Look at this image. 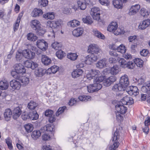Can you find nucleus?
<instances>
[{"label":"nucleus","mask_w":150,"mask_h":150,"mask_svg":"<svg viewBox=\"0 0 150 150\" xmlns=\"http://www.w3.org/2000/svg\"><path fill=\"white\" fill-rule=\"evenodd\" d=\"M24 127L26 131L28 133L31 132L33 129V125L30 123L27 124L25 125Z\"/></svg>","instance_id":"obj_44"},{"label":"nucleus","mask_w":150,"mask_h":150,"mask_svg":"<svg viewBox=\"0 0 150 150\" xmlns=\"http://www.w3.org/2000/svg\"><path fill=\"white\" fill-rule=\"evenodd\" d=\"M133 62L134 64V65L136 64L137 67H140L143 66L144 63L143 60L138 58L135 59Z\"/></svg>","instance_id":"obj_40"},{"label":"nucleus","mask_w":150,"mask_h":150,"mask_svg":"<svg viewBox=\"0 0 150 150\" xmlns=\"http://www.w3.org/2000/svg\"><path fill=\"white\" fill-rule=\"evenodd\" d=\"M66 108L65 106L59 108L56 112V116H59L60 114L63 113Z\"/></svg>","instance_id":"obj_59"},{"label":"nucleus","mask_w":150,"mask_h":150,"mask_svg":"<svg viewBox=\"0 0 150 150\" xmlns=\"http://www.w3.org/2000/svg\"><path fill=\"white\" fill-rule=\"evenodd\" d=\"M116 117L117 120L118 121L121 122L122 120L123 117L122 116L119 112H116Z\"/></svg>","instance_id":"obj_62"},{"label":"nucleus","mask_w":150,"mask_h":150,"mask_svg":"<svg viewBox=\"0 0 150 150\" xmlns=\"http://www.w3.org/2000/svg\"><path fill=\"white\" fill-rule=\"evenodd\" d=\"M82 21L84 23L87 24H91L93 22L92 19L90 16H86L82 18Z\"/></svg>","instance_id":"obj_41"},{"label":"nucleus","mask_w":150,"mask_h":150,"mask_svg":"<svg viewBox=\"0 0 150 150\" xmlns=\"http://www.w3.org/2000/svg\"><path fill=\"white\" fill-rule=\"evenodd\" d=\"M16 73L14 71L12 72L11 74L13 78L20 81L21 84L23 86H26L29 82L28 78L22 76H21L20 74H16L14 75L13 73Z\"/></svg>","instance_id":"obj_3"},{"label":"nucleus","mask_w":150,"mask_h":150,"mask_svg":"<svg viewBox=\"0 0 150 150\" xmlns=\"http://www.w3.org/2000/svg\"><path fill=\"white\" fill-rule=\"evenodd\" d=\"M59 69L57 66L54 65L48 68L47 70H46V72L47 74H54L58 71Z\"/></svg>","instance_id":"obj_26"},{"label":"nucleus","mask_w":150,"mask_h":150,"mask_svg":"<svg viewBox=\"0 0 150 150\" xmlns=\"http://www.w3.org/2000/svg\"><path fill=\"white\" fill-rule=\"evenodd\" d=\"M140 13L144 17L147 16L149 15V12L145 8H142L141 9L140 11Z\"/></svg>","instance_id":"obj_55"},{"label":"nucleus","mask_w":150,"mask_h":150,"mask_svg":"<svg viewBox=\"0 0 150 150\" xmlns=\"http://www.w3.org/2000/svg\"><path fill=\"white\" fill-rule=\"evenodd\" d=\"M83 31V28H79L73 30L72 31V34L75 36L79 37L82 35Z\"/></svg>","instance_id":"obj_29"},{"label":"nucleus","mask_w":150,"mask_h":150,"mask_svg":"<svg viewBox=\"0 0 150 150\" xmlns=\"http://www.w3.org/2000/svg\"><path fill=\"white\" fill-rule=\"evenodd\" d=\"M6 143L7 144L8 148L10 150H12L13 149V146L12 144V141L10 138L8 137L5 139Z\"/></svg>","instance_id":"obj_48"},{"label":"nucleus","mask_w":150,"mask_h":150,"mask_svg":"<svg viewBox=\"0 0 150 150\" xmlns=\"http://www.w3.org/2000/svg\"><path fill=\"white\" fill-rule=\"evenodd\" d=\"M89 71L91 73V75L93 78L96 76H99L100 74V71L96 69H92Z\"/></svg>","instance_id":"obj_56"},{"label":"nucleus","mask_w":150,"mask_h":150,"mask_svg":"<svg viewBox=\"0 0 150 150\" xmlns=\"http://www.w3.org/2000/svg\"><path fill=\"white\" fill-rule=\"evenodd\" d=\"M102 87V84L100 83H94L87 86L88 91L90 93H93L98 91Z\"/></svg>","instance_id":"obj_5"},{"label":"nucleus","mask_w":150,"mask_h":150,"mask_svg":"<svg viewBox=\"0 0 150 150\" xmlns=\"http://www.w3.org/2000/svg\"><path fill=\"white\" fill-rule=\"evenodd\" d=\"M83 73L81 69H77L74 70L71 73V75L74 78H76L81 76Z\"/></svg>","instance_id":"obj_23"},{"label":"nucleus","mask_w":150,"mask_h":150,"mask_svg":"<svg viewBox=\"0 0 150 150\" xmlns=\"http://www.w3.org/2000/svg\"><path fill=\"white\" fill-rule=\"evenodd\" d=\"M12 114V111L10 109L8 108L5 110L4 113V115L6 120L8 121L10 120Z\"/></svg>","instance_id":"obj_30"},{"label":"nucleus","mask_w":150,"mask_h":150,"mask_svg":"<svg viewBox=\"0 0 150 150\" xmlns=\"http://www.w3.org/2000/svg\"><path fill=\"white\" fill-rule=\"evenodd\" d=\"M8 86V83L6 80L1 81L0 82V89L2 90L7 89Z\"/></svg>","instance_id":"obj_33"},{"label":"nucleus","mask_w":150,"mask_h":150,"mask_svg":"<svg viewBox=\"0 0 150 150\" xmlns=\"http://www.w3.org/2000/svg\"><path fill=\"white\" fill-rule=\"evenodd\" d=\"M45 72L46 70H45L41 68H38L35 70L34 74L37 77H40L42 76Z\"/></svg>","instance_id":"obj_28"},{"label":"nucleus","mask_w":150,"mask_h":150,"mask_svg":"<svg viewBox=\"0 0 150 150\" xmlns=\"http://www.w3.org/2000/svg\"><path fill=\"white\" fill-rule=\"evenodd\" d=\"M43 17L46 19H53L54 18V13L53 12H49L43 15Z\"/></svg>","instance_id":"obj_36"},{"label":"nucleus","mask_w":150,"mask_h":150,"mask_svg":"<svg viewBox=\"0 0 150 150\" xmlns=\"http://www.w3.org/2000/svg\"><path fill=\"white\" fill-rule=\"evenodd\" d=\"M54 126L53 125H47L42 127L40 129L41 132H45V131L53 132L54 131Z\"/></svg>","instance_id":"obj_24"},{"label":"nucleus","mask_w":150,"mask_h":150,"mask_svg":"<svg viewBox=\"0 0 150 150\" xmlns=\"http://www.w3.org/2000/svg\"><path fill=\"white\" fill-rule=\"evenodd\" d=\"M93 32L94 35L97 38L103 40L105 39V36L97 29H93Z\"/></svg>","instance_id":"obj_32"},{"label":"nucleus","mask_w":150,"mask_h":150,"mask_svg":"<svg viewBox=\"0 0 150 150\" xmlns=\"http://www.w3.org/2000/svg\"><path fill=\"white\" fill-rule=\"evenodd\" d=\"M120 71V68L116 65L113 66L110 69V73L111 74L116 75Z\"/></svg>","instance_id":"obj_31"},{"label":"nucleus","mask_w":150,"mask_h":150,"mask_svg":"<svg viewBox=\"0 0 150 150\" xmlns=\"http://www.w3.org/2000/svg\"><path fill=\"white\" fill-rule=\"evenodd\" d=\"M23 52L22 53L20 52H16V58L17 61H20L23 57Z\"/></svg>","instance_id":"obj_60"},{"label":"nucleus","mask_w":150,"mask_h":150,"mask_svg":"<svg viewBox=\"0 0 150 150\" xmlns=\"http://www.w3.org/2000/svg\"><path fill=\"white\" fill-rule=\"evenodd\" d=\"M116 80V78L115 76H111L104 81V85L106 86H109Z\"/></svg>","instance_id":"obj_19"},{"label":"nucleus","mask_w":150,"mask_h":150,"mask_svg":"<svg viewBox=\"0 0 150 150\" xmlns=\"http://www.w3.org/2000/svg\"><path fill=\"white\" fill-rule=\"evenodd\" d=\"M116 111L119 112L120 113L123 114L125 113L127 109V107L121 105H115Z\"/></svg>","instance_id":"obj_21"},{"label":"nucleus","mask_w":150,"mask_h":150,"mask_svg":"<svg viewBox=\"0 0 150 150\" xmlns=\"http://www.w3.org/2000/svg\"><path fill=\"white\" fill-rule=\"evenodd\" d=\"M38 115L36 112H31L30 119L32 120H36L38 118Z\"/></svg>","instance_id":"obj_58"},{"label":"nucleus","mask_w":150,"mask_h":150,"mask_svg":"<svg viewBox=\"0 0 150 150\" xmlns=\"http://www.w3.org/2000/svg\"><path fill=\"white\" fill-rule=\"evenodd\" d=\"M89 52L94 54H98L101 52V50L98 46L95 44L90 45L88 47Z\"/></svg>","instance_id":"obj_8"},{"label":"nucleus","mask_w":150,"mask_h":150,"mask_svg":"<svg viewBox=\"0 0 150 150\" xmlns=\"http://www.w3.org/2000/svg\"><path fill=\"white\" fill-rule=\"evenodd\" d=\"M106 64V61L105 59L99 61L96 64L97 67L99 68H103L105 66Z\"/></svg>","instance_id":"obj_35"},{"label":"nucleus","mask_w":150,"mask_h":150,"mask_svg":"<svg viewBox=\"0 0 150 150\" xmlns=\"http://www.w3.org/2000/svg\"><path fill=\"white\" fill-rule=\"evenodd\" d=\"M36 30H37V34L40 35H43L46 32L45 30L41 27V26Z\"/></svg>","instance_id":"obj_53"},{"label":"nucleus","mask_w":150,"mask_h":150,"mask_svg":"<svg viewBox=\"0 0 150 150\" xmlns=\"http://www.w3.org/2000/svg\"><path fill=\"white\" fill-rule=\"evenodd\" d=\"M21 107L19 106L15 108L13 110V117L14 119H16L19 117L22 113Z\"/></svg>","instance_id":"obj_14"},{"label":"nucleus","mask_w":150,"mask_h":150,"mask_svg":"<svg viewBox=\"0 0 150 150\" xmlns=\"http://www.w3.org/2000/svg\"><path fill=\"white\" fill-rule=\"evenodd\" d=\"M62 22L60 20L48 21L47 22V26L52 28L59 29L60 27Z\"/></svg>","instance_id":"obj_6"},{"label":"nucleus","mask_w":150,"mask_h":150,"mask_svg":"<svg viewBox=\"0 0 150 150\" xmlns=\"http://www.w3.org/2000/svg\"><path fill=\"white\" fill-rule=\"evenodd\" d=\"M128 76L125 75L121 77L120 83L115 84L112 87V90L115 92L124 91L129 84Z\"/></svg>","instance_id":"obj_1"},{"label":"nucleus","mask_w":150,"mask_h":150,"mask_svg":"<svg viewBox=\"0 0 150 150\" xmlns=\"http://www.w3.org/2000/svg\"><path fill=\"white\" fill-rule=\"evenodd\" d=\"M38 104L33 101H31L28 105V107L30 110H33L38 106Z\"/></svg>","instance_id":"obj_46"},{"label":"nucleus","mask_w":150,"mask_h":150,"mask_svg":"<svg viewBox=\"0 0 150 150\" xmlns=\"http://www.w3.org/2000/svg\"><path fill=\"white\" fill-rule=\"evenodd\" d=\"M118 60L120 66L122 68L127 67L129 69H132L134 66V64L132 62H127L123 58H119L118 59Z\"/></svg>","instance_id":"obj_4"},{"label":"nucleus","mask_w":150,"mask_h":150,"mask_svg":"<svg viewBox=\"0 0 150 150\" xmlns=\"http://www.w3.org/2000/svg\"><path fill=\"white\" fill-rule=\"evenodd\" d=\"M10 86L14 89H19L21 86L20 82L13 79L10 82Z\"/></svg>","instance_id":"obj_20"},{"label":"nucleus","mask_w":150,"mask_h":150,"mask_svg":"<svg viewBox=\"0 0 150 150\" xmlns=\"http://www.w3.org/2000/svg\"><path fill=\"white\" fill-rule=\"evenodd\" d=\"M38 3L41 7H45L47 6L48 1V0H39Z\"/></svg>","instance_id":"obj_51"},{"label":"nucleus","mask_w":150,"mask_h":150,"mask_svg":"<svg viewBox=\"0 0 150 150\" xmlns=\"http://www.w3.org/2000/svg\"><path fill=\"white\" fill-rule=\"evenodd\" d=\"M117 52H121L122 53H125L126 51L125 47L123 44H121L118 46L117 48Z\"/></svg>","instance_id":"obj_52"},{"label":"nucleus","mask_w":150,"mask_h":150,"mask_svg":"<svg viewBox=\"0 0 150 150\" xmlns=\"http://www.w3.org/2000/svg\"><path fill=\"white\" fill-rule=\"evenodd\" d=\"M52 48L56 50H57L59 47H60V44L57 42H55L53 43L52 45Z\"/></svg>","instance_id":"obj_61"},{"label":"nucleus","mask_w":150,"mask_h":150,"mask_svg":"<svg viewBox=\"0 0 150 150\" xmlns=\"http://www.w3.org/2000/svg\"><path fill=\"white\" fill-rule=\"evenodd\" d=\"M140 8V6L139 4H137L132 6L129 10V14L132 15L136 14Z\"/></svg>","instance_id":"obj_22"},{"label":"nucleus","mask_w":150,"mask_h":150,"mask_svg":"<svg viewBox=\"0 0 150 150\" xmlns=\"http://www.w3.org/2000/svg\"><path fill=\"white\" fill-rule=\"evenodd\" d=\"M104 78V76H102L99 77H96V78L93 80V82L100 83L103 81Z\"/></svg>","instance_id":"obj_57"},{"label":"nucleus","mask_w":150,"mask_h":150,"mask_svg":"<svg viewBox=\"0 0 150 150\" xmlns=\"http://www.w3.org/2000/svg\"><path fill=\"white\" fill-rule=\"evenodd\" d=\"M30 25L31 28L34 30L37 29L41 26V24L38 21L35 19L32 20L30 22Z\"/></svg>","instance_id":"obj_25"},{"label":"nucleus","mask_w":150,"mask_h":150,"mask_svg":"<svg viewBox=\"0 0 150 150\" xmlns=\"http://www.w3.org/2000/svg\"><path fill=\"white\" fill-rule=\"evenodd\" d=\"M14 67L15 71H14L16 73H13L14 75L16 74V73L23 74L25 72L26 70L24 68V67L21 64H16L14 65Z\"/></svg>","instance_id":"obj_7"},{"label":"nucleus","mask_w":150,"mask_h":150,"mask_svg":"<svg viewBox=\"0 0 150 150\" xmlns=\"http://www.w3.org/2000/svg\"><path fill=\"white\" fill-rule=\"evenodd\" d=\"M37 47L43 51H45L47 47V43L44 40H38L37 41Z\"/></svg>","instance_id":"obj_11"},{"label":"nucleus","mask_w":150,"mask_h":150,"mask_svg":"<svg viewBox=\"0 0 150 150\" xmlns=\"http://www.w3.org/2000/svg\"><path fill=\"white\" fill-rule=\"evenodd\" d=\"M42 138L43 140L48 141L50 139V137L48 134H44L42 135Z\"/></svg>","instance_id":"obj_64"},{"label":"nucleus","mask_w":150,"mask_h":150,"mask_svg":"<svg viewBox=\"0 0 150 150\" xmlns=\"http://www.w3.org/2000/svg\"><path fill=\"white\" fill-rule=\"evenodd\" d=\"M149 26H150V20L149 19H147L143 20L140 23L138 28L139 29L143 30Z\"/></svg>","instance_id":"obj_15"},{"label":"nucleus","mask_w":150,"mask_h":150,"mask_svg":"<svg viewBox=\"0 0 150 150\" xmlns=\"http://www.w3.org/2000/svg\"><path fill=\"white\" fill-rule=\"evenodd\" d=\"M149 53V51L147 50L144 49L140 52V54L142 56L146 57Z\"/></svg>","instance_id":"obj_63"},{"label":"nucleus","mask_w":150,"mask_h":150,"mask_svg":"<svg viewBox=\"0 0 150 150\" xmlns=\"http://www.w3.org/2000/svg\"><path fill=\"white\" fill-rule=\"evenodd\" d=\"M91 97L89 96L83 95L79 97L78 99L82 101L86 102L91 100Z\"/></svg>","instance_id":"obj_45"},{"label":"nucleus","mask_w":150,"mask_h":150,"mask_svg":"<svg viewBox=\"0 0 150 150\" xmlns=\"http://www.w3.org/2000/svg\"><path fill=\"white\" fill-rule=\"evenodd\" d=\"M121 102L123 105H130L134 103V100L132 98L126 96L122 98Z\"/></svg>","instance_id":"obj_16"},{"label":"nucleus","mask_w":150,"mask_h":150,"mask_svg":"<svg viewBox=\"0 0 150 150\" xmlns=\"http://www.w3.org/2000/svg\"><path fill=\"white\" fill-rule=\"evenodd\" d=\"M119 138V132L118 130L117 129L114 132L112 137V141L113 143V145L110 146L109 149L110 150H115L118 147L119 145V143L117 141Z\"/></svg>","instance_id":"obj_2"},{"label":"nucleus","mask_w":150,"mask_h":150,"mask_svg":"<svg viewBox=\"0 0 150 150\" xmlns=\"http://www.w3.org/2000/svg\"><path fill=\"white\" fill-rule=\"evenodd\" d=\"M56 54L59 59H62L65 56V54L64 52L59 50L56 52Z\"/></svg>","instance_id":"obj_47"},{"label":"nucleus","mask_w":150,"mask_h":150,"mask_svg":"<svg viewBox=\"0 0 150 150\" xmlns=\"http://www.w3.org/2000/svg\"><path fill=\"white\" fill-rule=\"evenodd\" d=\"M117 28L113 26L109 25L108 27L107 30L110 32H114L115 35H116L121 34L124 33L123 31L121 32L120 30L119 29H117V31H115Z\"/></svg>","instance_id":"obj_18"},{"label":"nucleus","mask_w":150,"mask_h":150,"mask_svg":"<svg viewBox=\"0 0 150 150\" xmlns=\"http://www.w3.org/2000/svg\"><path fill=\"white\" fill-rule=\"evenodd\" d=\"M42 62L45 65H47L51 64V59L47 56L42 55L41 57Z\"/></svg>","instance_id":"obj_27"},{"label":"nucleus","mask_w":150,"mask_h":150,"mask_svg":"<svg viewBox=\"0 0 150 150\" xmlns=\"http://www.w3.org/2000/svg\"><path fill=\"white\" fill-rule=\"evenodd\" d=\"M22 52L23 56L27 59H32L35 55V53L32 52L29 49L24 50Z\"/></svg>","instance_id":"obj_12"},{"label":"nucleus","mask_w":150,"mask_h":150,"mask_svg":"<svg viewBox=\"0 0 150 150\" xmlns=\"http://www.w3.org/2000/svg\"><path fill=\"white\" fill-rule=\"evenodd\" d=\"M78 56V55L74 53H70L69 54L67 55V57L68 59L73 61L76 60L77 59Z\"/></svg>","instance_id":"obj_49"},{"label":"nucleus","mask_w":150,"mask_h":150,"mask_svg":"<svg viewBox=\"0 0 150 150\" xmlns=\"http://www.w3.org/2000/svg\"><path fill=\"white\" fill-rule=\"evenodd\" d=\"M77 4L80 9L84 10L86 8V4L85 3L80 1H79L77 2Z\"/></svg>","instance_id":"obj_50"},{"label":"nucleus","mask_w":150,"mask_h":150,"mask_svg":"<svg viewBox=\"0 0 150 150\" xmlns=\"http://www.w3.org/2000/svg\"><path fill=\"white\" fill-rule=\"evenodd\" d=\"M31 112H23L21 116L22 119L24 120H26L28 119H30Z\"/></svg>","instance_id":"obj_42"},{"label":"nucleus","mask_w":150,"mask_h":150,"mask_svg":"<svg viewBox=\"0 0 150 150\" xmlns=\"http://www.w3.org/2000/svg\"><path fill=\"white\" fill-rule=\"evenodd\" d=\"M24 64L25 67L30 68L32 69H35L38 66V64L37 63L31 61H26L24 62Z\"/></svg>","instance_id":"obj_17"},{"label":"nucleus","mask_w":150,"mask_h":150,"mask_svg":"<svg viewBox=\"0 0 150 150\" xmlns=\"http://www.w3.org/2000/svg\"><path fill=\"white\" fill-rule=\"evenodd\" d=\"M80 22L76 20H73L69 22L68 25L72 27H76L80 25Z\"/></svg>","instance_id":"obj_43"},{"label":"nucleus","mask_w":150,"mask_h":150,"mask_svg":"<svg viewBox=\"0 0 150 150\" xmlns=\"http://www.w3.org/2000/svg\"><path fill=\"white\" fill-rule=\"evenodd\" d=\"M27 39L29 41H35L38 39V37L32 33H29L27 35Z\"/></svg>","instance_id":"obj_38"},{"label":"nucleus","mask_w":150,"mask_h":150,"mask_svg":"<svg viewBox=\"0 0 150 150\" xmlns=\"http://www.w3.org/2000/svg\"><path fill=\"white\" fill-rule=\"evenodd\" d=\"M141 90L143 92L148 94L147 100L150 102V82H148L145 83L144 86L142 87Z\"/></svg>","instance_id":"obj_10"},{"label":"nucleus","mask_w":150,"mask_h":150,"mask_svg":"<svg viewBox=\"0 0 150 150\" xmlns=\"http://www.w3.org/2000/svg\"><path fill=\"white\" fill-rule=\"evenodd\" d=\"M98 13H100L99 8L98 7H94L91 9L90 13L91 16H93Z\"/></svg>","instance_id":"obj_54"},{"label":"nucleus","mask_w":150,"mask_h":150,"mask_svg":"<svg viewBox=\"0 0 150 150\" xmlns=\"http://www.w3.org/2000/svg\"><path fill=\"white\" fill-rule=\"evenodd\" d=\"M112 4L115 8L117 9L122 8V3L119 0H115L112 1Z\"/></svg>","instance_id":"obj_39"},{"label":"nucleus","mask_w":150,"mask_h":150,"mask_svg":"<svg viewBox=\"0 0 150 150\" xmlns=\"http://www.w3.org/2000/svg\"><path fill=\"white\" fill-rule=\"evenodd\" d=\"M128 93L130 95L136 96L139 93V90L136 86H131L128 87L126 90Z\"/></svg>","instance_id":"obj_9"},{"label":"nucleus","mask_w":150,"mask_h":150,"mask_svg":"<svg viewBox=\"0 0 150 150\" xmlns=\"http://www.w3.org/2000/svg\"><path fill=\"white\" fill-rule=\"evenodd\" d=\"M43 12L40 9L35 8L32 12L33 16L34 17L40 16L42 14Z\"/></svg>","instance_id":"obj_37"},{"label":"nucleus","mask_w":150,"mask_h":150,"mask_svg":"<svg viewBox=\"0 0 150 150\" xmlns=\"http://www.w3.org/2000/svg\"><path fill=\"white\" fill-rule=\"evenodd\" d=\"M42 132L41 130H34L32 133L31 137L34 140H36L41 136Z\"/></svg>","instance_id":"obj_34"},{"label":"nucleus","mask_w":150,"mask_h":150,"mask_svg":"<svg viewBox=\"0 0 150 150\" xmlns=\"http://www.w3.org/2000/svg\"><path fill=\"white\" fill-rule=\"evenodd\" d=\"M98 59L97 56L95 54H92L87 55L85 60V62L86 64H90L91 62L96 61Z\"/></svg>","instance_id":"obj_13"}]
</instances>
